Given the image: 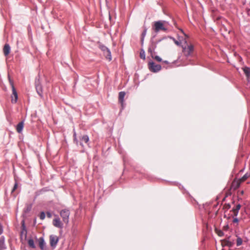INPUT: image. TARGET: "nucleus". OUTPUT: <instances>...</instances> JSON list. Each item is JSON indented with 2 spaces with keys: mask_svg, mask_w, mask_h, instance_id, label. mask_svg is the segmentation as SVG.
I'll use <instances>...</instances> for the list:
<instances>
[{
  "mask_svg": "<svg viewBox=\"0 0 250 250\" xmlns=\"http://www.w3.org/2000/svg\"><path fill=\"white\" fill-rule=\"evenodd\" d=\"M104 57L108 61H111L112 60V56L110 50L109 49H107L106 51L103 53Z\"/></svg>",
  "mask_w": 250,
  "mask_h": 250,
  "instance_id": "17",
  "label": "nucleus"
},
{
  "mask_svg": "<svg viewBox=\"0 0 250 250\" xmlns=\"http://www.w3.org/2000/svg\"><path fill=\"white\" fill-rule=\"evenodd\" d=\"M153 58L155 60H156L158 62H161L162 61V59L158 56H153Z\"/></svg>",
  "mask_w": 250,
  "mask_h": 250,
  "instance_id": "35",
  "label": "nucleus"
},
{
  "mask_svg": "<svg viewBox=\"0 0 250 250\" xmlns=\"http://www.w3.org/2000/svg\"><path fill=\"white\" fill-rule=\"evenodd\" d=\"M80 140L81 141V142L80 143V145L83 146V144L82 142H84L86 144L88 143L89 142V137L87 135H84L81 138H80Z\"/></svg>",
  "mask_w": 250,
  "mask_h": 250,
  "instance_id": "18",
  "label": "nucleus"
},
{
  "mask_svg": "<svg viewBox=\"0 0 250 250\" xmlns=\"http://www.w3.org/2000/svg\"><path fill=\"white\" fill-rule=\"evenodd\" d=\"M243 193H244V191H243V190L241 191V193L242 194H243Z\"/></svg>",
  "mask_w": 250,
  "mask_h": 250,
  "instance_id": "43",
  "label": "nucleus"
},
{
  "mask_svg": "<svg viewBox=\"0 0 250 250\" xmlns=\"http://www.w3.org/2000/svg\"><path fill=\"white\" fill-rule=\"evenodd\" d=\"M23 126H24V124H23V121L20 122L17 125L16 129L18 133H21L22 131L23 128Z\"/></svg>",
  "mask_w": 250,
  "mask_h": 250,
  "instance_id": "19",
  "label": "nucleus"
},
{
  "mask_svg": "<svg viewBox=\"0 0 250 250\" xmlns=\"http://www.w3.org/2000/svg\"><path fill=\"white\" fill-rule=\"evenodd\" d=\"M146 31H147V28H145L143 32L142 33V34H141V44L142 45H143V43H144V38H145V37L146 34Z\"/></svg>",
  "mask_w": 250,
  "mask_h": 250,
  "instance_id": "22",
  "label": "nucleus"
},
{
  "mask_svg": "<svg viewBox=\"0 0 250 250\" xmlns=\"http://www.w3.org/2000/svg\"><path fill=\"white\" fill-rule=\"evenodd\" d=\"M230 216L232 217L233 218L232 221L233 223H238V222H239V219L236 217H235V216L233 217L232 215V213H231Z\"/></svg>",
  "mask_w": 250,
  "mask_h": 250,
  "instance_id": "31",
  "label": "nucleus"
},
{
  "mask_svg": "<svg viewBox=\"0 0 250 250\" xmlns=\"http://www.w3.org/2000/svg\"><path fill=\"white\" fill-rule=\"evenodd\" d=\"M53 224L54 226L58 228L62 229L63 227V224L61 222L59 217L53 220Z\"/></svg>",
  "mask_w": 250,
  "mask_h": 250,
  "instance_id": "11",
  "label": "nucleus"
},
{
  "mask_svg": "<svg viewBox=\"0 0 250 250\" xmlns=\"http://www.w3.org/2000/svg\"><path fill=\"white\" fill-rule=\"evenodd\" d=\"M241 183L242 182L240 179L234 180L231 183V188L233 190L236 189L237 188L239 187Z\"/></svg>",
  "mask_w": 250,
  "mask_h": 250,
  "instance_id": "10",
  "label": "nucleus"
},
{
  "mask_svg": "<svg viewBox=\"0 0 250 250\" xmlns=\"http://www.w3.org/2000/svg\"><path fill=\"white\" fill-rule=\"evenodd\" d=\"M32 205L31 204H26L25 208L24 209V212L27 213L30 212L32 209Z\"/></svg>",
  "mask_w": 250,
  "mask_h": 250,
  "instance_id": "21",
  "label": "nucleus"
},
{
  "mask_svg": "<svg viewBox=\"0 0 250 250\" xmlns=\"http://www.w3.org/2000/svg\"><path fill=\"white\" fill-rule=\"evenodd\" d=\"M47 191H48V189H47L46 188H43L36 193V195L37 196V195L42 193V192H46Z\"/></svg>",
  "mask_w": 250,
  "mask_h": 250,
  "instance_id": "30",
  "label": "nucleus"
},
{
  "mask_svg": "<svg viewBox=\"0 0 250 250\" xmlns=\"http://www.w3.org/2000/svg\"><path fill=\"white\" fill-rule=\"evenodd\" d=\"M18 187V183L17 181H16L14 186L12 189L11 193H13L15 191V190Z\"/></svg>",
  "mask_w": 250,
  "mask_h": 250,
  "instance_id": "34",
  "label": "nucleus"
},
{
  "mask_svg": "<svg viewBox=\"0 0 250 250\" xmlns=\"http://www.w3.org/2000/svg\"><path fill=\"white\" fill-rule=\"evenodd\" d=\"M170 38L173 40V41H174V43H175L176 45H177L178 46H182V45H181V42H179V41H178L176 40H175L174 38H173V37H170Z\"/></svg>",
  "mask_w": 250,
  "mask_h": 250,
  "instance_id": "32",
  "label": "nucleus"
},
{
  "mask_svg": "<svg viewBox=\"0 0 250 250\" xmlns=\"http://www.w3.org/2000/svg\"><path fill=\"white\" fill-rule=\"evenodd\" d=\"M28 244L30 247L32 248H35V245L34 244V241L32 239H30L28 241Z\"/></svg>",
  "mask_w": 250,
  "mask_h": 250,
  "instance_id": "26",
  "label": "nucleus"
},
{
  "mask_svg": "<svg viewBox=\"0 0 250 250\" xmlns=\"http://www.w3.org/2000/svg\"><path fill=\"white\" fill-rule=\"evenodd\" d=\"M3 232V229L2 227L0 224V235H1Z\"/></svg>",
  "mask_w": 250,
  "mask_h": 250,
  "instance_id": "39",
  "label": "nucleus"
},
{
  "mask_svg": "<svg viewBox=\"0 0 250 250\" xmlns=\"http://www.w3.org/2000/svg\"><path fill=\"white\" fill-rule=\"evenodd\" d=\"M125 95V92L124 91H121L119 93L118 100L119 103H120L123 106L124 103V98Z\"/></svg>",
  "mask_w": 250,
  "mask_h": 250,
  "instance_id": "12",
  "label": "nucleus"
},
{
  "mask_svg": "<svg viewBox=\"0 0 250 250\" xmlns=\"http://www.w3.org/2000/svg\"><path fill=\"white\" fill-rule=\"evenodd\" d=\"M165 21H158L154 22L153 25V29L155 32L158 33L160 30L164 31H167V28L165 27L164 23Z\"/></svg>",
  "mask_w": 250,
  "mask_h": 250,
  "instance_id": "3",
  "label": "nucleus"
},
{
  "mask_svg": "<svg viewBox=\"0 0 250 250\" xmlns=\"http://www.w3.org/2000/svg\"><path fill=\"white\" fill-rule=\"evenodd\" d=\"M241 207V205L239 204H237L235 208H233L231 210H230L231 213H232V215L233 217L236 216L237 215Z\"/></svg>",
  "mask_w": 250,
  "mask_h": 250,
  "instance_id": "13",
  "label": "nucleus"
},
{
  "mask_svg": "<svg viewBox=\"0 0 250 250\" xmlns=\"http://www.w3.org/2000/svg\"><path fill=\"white\" fill-rule=\"evenodd\" d=\"M46 216H47V217H48L49 218H50L52 217V213L50 212L47 211L46 212Z\"/></svg>",
  "mask_w": 250,
  "mask_h": 250,
  "instance_id": "37",
  "label": "nucleus"
},
{
  "mask_svg": "<svg viewBox=\"0 0 250 250\" xmlns=\"http://www.w3.org/2000/svg\"><path fill=\"white\" fill-rule=\"evenodd\" d=\"M250 177V173L248 172L246 173L242 177L240 178L239 179L241 180L242 182H244L249 177Z\"/></svg>",
  "mask_w": 250,
  "mask_h": 250,
  "instance_id": "25",
  "label": "nucleus"
},
{
  "mask_svg": "<svg viewBox=\"0 0 250 250\" xmlns=\"http://www.w3.org/2000/svg\"><path fill=\"white\" fill-rule=\"evenodd\" d=\"M140 56L141 59H142L143 60H145V59H146L145 51L142 48L140 50Z\"/></svg>",
  "mask_w": 250,
  "mask_h": 250,
  "instance_id": "28",
  "label": "nucleus"
},
{
  "mask_svg": "<svg viewBox=\"0 0 250 250\" xmlns=\"http://www.w3.org/2000/svg\"><path fill=\"white\" fill-rule=\"evenodd\" d=\"M99 48L103 51V52H104L109 48L105 46L104 45L100 43L99 44Z\"/></svg>",
  "mask_w": 250,
  "mask_h": 250,
  "instance_id": "24",
  "label": "nucleus"
},
{
  "mask_svg": "<svg viewBox=\"0 0 250 250\" xmlns=\"http://www.w3.org/2000/svg\"><path fill=\"white\" fill-rule=\"evenodd\" d=\"M6 249V246L5 244V237L1 236L0 237V250H5Z\"/></svg>",
  "mask_w": 250,
  "mask_h": 250,
  "instance_id": "14",
  "label": "nucleus"
},
{
  "mask_svg": "<svg viewBox=\"0 0 250 250\" xmlns=\"http://www.w3.org/2000/svg\"><path fill=\"white\" fill-rule=\"evenodd\" d=\"M70 213L69 210L66 208L62 209L60 211V216L62 218L64 223L67 224L69 222V217L70 215Z\"/></svg>",
  "mask_w": 250,
  "mask_h": 250,
  "instance_id": "5",
  "label": "nucleus"
},
{
  "mask_svg": "<svg viewBox=\"0 0 250 250\" xmlns=\"http://www.w3.org/2000/svg\"><path fill=\"white\" fill-rule=\"evenodd\" d=\"M245 212L249 217H250V205H248L245 209Z\"/></svg>",
  "mask_w": 250,
  "mask_h": 250,
  "instance_id": "27",
  "label": "nucleus"
},
{
  "mask_svg": "<svg viewBox=\"0 0 250 250\" xmlns=\"http://www.w3.org/2000/svg\"><path fill=\"white\" fill-rule=\"evenodd\" d=\"M49 239L50 246L53 248L56 247L59 241V237L56 235H51Z\"/></svg>",
  "mask_w": 250,
  "mask_h": 250,
  "instance_id": "8",
  "label": "nucleus"
},
{
  "mask_svg": "<svg viewBox=\"0 0 250 250\" xmlns=\"http://www.w3.org/2000/svg\"><path fill=\"white\" fill-rule=\"evenodd\" d=\"M165 63H166V64H168V62L167 61H164L163 62Z\"/></svg>",
  "mask_w": 250,
  "mask_h": 250,
  "instance_id": "41",
  "label": "nucleus"
},
{
  "mask_svg": "<svg viewBox=\"0 0 250 250\" xmlns=\"http://www.w3.org/2000/svg\"><path fill=\"white\" fill-rule=\"evenodd\" d=\"M231 207V206L229 204H225L224 205V208L227 209H229Z\"/></svg>",
  "mask_w": 250,
  "mask_h": 250,
  "instance_id": "36",
  "label": "nucleus"
},
{
  "mask_svg": "<svg viewBox=\"0 0 250 250\" xmlns=\"http://www.w3.org/2000/svg\"><path fill=\"white\" fill-rule=\"evenodd\" d=\"M35 84L37 92L41 98H43L42 86L41 84L40 77L39 75L36 78Z\"/></svg>",
  "mask_w": 250,
  "mask_h": 250,
  "instance_id": "4",
  "label": "nucleus"
},
{
  "mask_svg": "<svg viewBox=\"0 0 250 250\" xmlns=\"http://www.w3.org/2000/svg\"><path fill=\"white\" fill-rule=\"evenodd\" d=\"M20 235L21 238L23 237L25 238L27 237V229L24 220H22L21 222V231Z\"/></svg>",
  "mask_w": 250,
  "mask_h": 250,
  "instance_id": "9",
  "label": "nucleus"
},
{
  "mask_svg": "<svg viewBox=\"0 0 250 250\" xmlns=\"http://www.w3.org/2000/svg\"><path fill=\"white\" fill-rule=\"evenodd\" d=\"M243 70L246 76L248 78L250 77V68L249 67L245 66L243 68Z\"/></svg>",
  "mask_w": 250,
  "mask_h": 250,
  "instance_id": "20",
  "label": "nucleus"
},
{
  "mask_svg": "<svg viewBox=\"0 0 250 250\" xmlns=\"http://www.w3.org/2000/svg\"><path fill=\"white\" fill-rule=\"evenodd\" d=\"M217 234L219 236H222L224 235V232L221 230H219L217 232Z\"/></svg>",
  "mask_w": 250,
  "mask_h": 250,
  "instance_id": "38",
  "label": "nucleus"
},
{
  "mask_svg": "<svg viewBox=\"0 0 250 250\" xmlns=\"http://www.w3.org/2000/svg\"><path fill=\"white\" fill-rule=\"evenodd\" d=\"M45 217V213L43 211H42L41 213H40V218L41 219V220H44V218Z\"/></svg>",
  "mask_w": 250,
  "mask_h": 250,
  "instance_id": "33",
  "label": "nucleus"
},
{
  "mask_svg": "<svg viewBox=\"0 0 250 250\" xmlns=\"http://www.w3.org/2000/svg\"><path fill=\"white\" fill-rule=\"evenodd\" d=\"M39 245L42 250H46L45 243L43 237H40L39 239Z\"/></svg>",
  "mask_w": 250,
  "mask_h": 250,
  "instance_id": "15",
  "label": "nucleus"
},
{
  "mask_svg": "<svg viewBox=\"0 0 250 250\" xmlns=\"http://www.w3.org/2000/svg\"><path fill=\"white\" fill-rule=\"evenodd\" d=\"M73 137H74V138H75V137H76V134L75 133L74 134Z\"/></svg>",
  "mask_w": 250,
  "mask_h": 250,
  "instance_id": "42",
  "label": "nucleus"
},
{
  "mask_svg": "<svg viewBox=\"0 0 250 250\" xmlns=\"http://www.w3.org/2000/svg\"><path fill=\"white\" fill-rule=\"evenodd\" d=\"M164 39H166V37H164L162 39L158 40L156 42H152L151 44L149 45L148 48V52L150 54L152 58H153V54L154 53L155 49L157 47V44Z\"/></svg>",
  "mask_w": 250,
  "mask_h": 250,
  "instance_id": "7",
  "label": "nucleus"
},
{
  "mask_svg": "<svg viewBox=\"0 0 250 250\" xmlns=\"http://www.w3.org/2000/svg\"><path fill=\"white\" fill-rule=\"evenodd\" d=\"M3 51L4 55L6 56H7L10 51V46L8 44H5L3 48Z\"/></svg>",
  "mask_w": 250,
  "mask_h": 250,
  "instance_id": "16",
  "label": "nucleus"
},
{
  "mask_svg": "<svg viewBox=\"0 0 250 250\" xmlns=\"http://www.w3.org/2000/svg\"><path fill=\"white\" fill-rule=\"evenodd\" d=\"M223 244L225 245V246H227L229 247H231L232 246L233 243L232 242H231V241H229V240H224L223 242Z\"/></svg>",
  "mask_w": 250,
  "mask_h": 250,
  "instance_id": "23",
  "label": "nucleus"
},
{
  "mask_svg": "<svg viewBox=\"0 0 250 250\" xmlns=\"http://www.w3.org/2000/svg\"><path fill=\"white\" fill-rule=\"evenodd\" d=\"M8 77L9 83L10 84L12 90V94L11 95V102L12 103L15 104L17 103L18 100V93L14 86V82L10 78L9 75H8Z\"/></svg>",
  "mask_w": 250,
  "mask_h": 250,
  "instance_id": "2",
  "label": "nucleus"
},
{
  "mask_svg": "<svg viewBox=\"0 0 250 250\" xmlns=\"http://www.w3.org/2000/svg\"><path fill=\"white\" fill-rule=\"evenodd\" d=\"M182 52L186 57L192 56L194 51V46L193 44H190L189 45H187V46L182 45Z\"/></svg>",
  "mask_w": 250,
  "mask_h": 250,
  "instance_id": "1",
  "label": "nucleus"
},
{
  "mask_svg": "<svg viewBox=\"0 0 250 250\" xmlns=\"http://www.w3.org/2000/svg\"><path fill=\"white\" fill-rule=\"evenodd\" d=\"M243 242V240L240 237H237L236 239V245L237 246H239L242 245Z\"/></svg>",
  "mask_w": 250,
  "mask_h": 250,
  "instance_id": "29",
  "label": "nucleus"
},
{
  "mask_svg": "<svg viewBox=\"0 0 250 250\" xmlns=\"http://www.w3.org/2000/svg\"><path fill=\"white\" fill-rule=\"evenodd\" d=\"M74 141L76 144L77 145H78V140L77 139V138H74Z\"/></svg>",
  "mask_w": 250,
  "mask_h": 250,
  "instance_id": "40",
  "label": "nucleus"
},
{
  "mask_svg": "<svg viewBox=\"0 0 250 250\" xmlns=\"http://www.w3.org/2000/svg\"><path fill=\"white\" fill-rule=\"evenodd\" d=\"M187 42L186 41H185V43L187 44Z\"/></svg>",
  "mask_w": 250,
  "mask_h": 250,
  "instance_id": "44",
  "label": "nucleus"
},
{
  "mask_svg": "<svg viewBox=\"0 0 250 250\" xmlns=\"http://www.w3.org/2000/svg\"><path fill=\"white\" fill-rule=\"evenodd\" d=\"M148 65L149 70L154 73L159 71L162 68L161 65L156 64L152 61L149 62Z\"/></svg>",
  "mask_w": 250,
  "mask_h": 250,
  "instance_id": "6",
  "label": "nucleus"
}]
</instances>
